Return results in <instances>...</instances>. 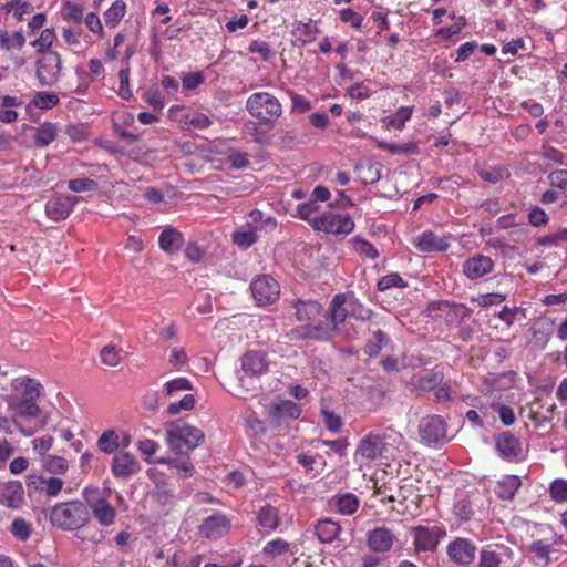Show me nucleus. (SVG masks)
<instances>
[{
    "mask_svg": "<svg viewBox=\"0 0 567 567\" xmlns=\"http://www.w3.org/2000/svg\"><path fill=\"white\" fill-rule=\"evenodd\" d=\"M406 449L404 435L393 426L377 427L357 443L354 460L359 464L378 463L385 470L399 461Z\"/></svg>",
    "mask_w": 567,
    "mask_h": 567,
    "instance_id": "nucleus-1",
    "label": "nucleus"
},
{
    "mask_svg": "<svg viewBox=\"0 0 567 567\" xmlns=\"http://www.w3.org/2000/svg\"><path fill=\"white\" fill-rule=\"evenodd\" d=\"M50 523L65 532L80 530L91 519V513L86 504L81 501H68L55 504L50 511Z\"/></svg>",
    "mask_w": 567,
    "mask_h": 567,
    "instance_id": "nucleus-2",
    "label": "nucleus"
},
{
    "mask_svg": "<svg viewBox=\"0 0 567 567\" xmlns=\"http://www.w3.org/2000/svg\"><path fill=\"white\" fill-rule=\"evenodd\" d=\"M247 112L257 118L261 125L271 128L275 122L282 115V105L279 100L269 92L252 93L246 101Z\"/></svg>",
    "mask_w": 567,
    "mask_h": 567,
    "instance_id": "nucleus-3",
    "label": "nucleus"
},
{
    "mask_svg": "<svg viewBox=\"0 0 567 567\" xmlns=\"http://www.w3.org/2000/svg\"><path fill=\"white\" fill-rule=\"evenodd\" d=\"M204 432L182 420L171 423L166 429L167 445L179 453L183 447L194 450L204 441Z\"/></svg>",
    "mask_w": 567,
    "mask_h": 567,
    "instance_id": "nucleus-4",
    "label": "nucleus"
},
{
    "mask_svg": "<svg viewBox=\"0 0 567 567\" xmlns=\"http://www.w3.org/2000/svg\"><path fill=\"white\" fill-rule=\"evenodd\" d=\"M561 543L563 536L553 527L549 525H539L537 527V535H533L528 551L537 563L548 565L551 561L553 554L558 551L555 547Z\"/></svg>",
    "mask_w": 567,
    "mask_h": 567,
    "instance_id": "nucleus-5",
    "label": "nucleus"
},
{
    "mask_svg": "<svg viewBox=\"0 0 567 567\" xmlns=\"http://www.w3.org/2000/svg\"><path fill=\"white\" fill-rule=\"evenodd\" d=\"M13 422L20 431L30 436L45 425V416L37 402L13 401Z\"/></svg>",
    "mask_w": 567,
    "mask_h": 567,
    "instance_id": "nucleus-6",
    "label": "nucleus"
},
{
    "mask_svg": "<svg viewBox=\"0 0 567 567\" xmlns=\"http://www.w3.org/2000/svg\"><path fill=\"white\" fill-rule=\"evenodd\" d=\"M311 227L317 231L344 238L354 230L355 224L349 214L327 210L311 220Z\"/></svg>",
    "mask_w": 567,
    "mask_h": 567,
    "instance_id": "nucleus-7",
    "label": "nucleus"
},
{
    "mask_svg": "<svg viewBox=\"0 0 567 567\" xmlns=\"http://www.w3.org/2000/svg\"><path fill=\"white\" fill-rule=\"evenodd\" d=\"M415 553L435 551L440 542L446 537L443 524L416 525L410 528Z\"/></svg>",
    "mask_w": 567,
    "mask_h": 567,
    "instance_id": "nucleus-8",
    "label": "nucleus"
},
{
    "mask_svg": "<svg viewBox=\"0 0 567 567\" xmlns=\"http://www.w3.org/2000/svg\"><path fill=\"white\" fill-rule=\"evenodd\" d=\"M250 290L257 305L265 307L279 299L280 285L270 275H259L251 281Z\"/></svg>",
    "mask_w": 567,
    "mask_h": 567,
    "instance_id": "nucleus-9",
    "label": "nucleus"
},
{
    "mask_svg": "<svg viewBox=\"0 0 567 567\" xmlns=\"http://www.w3.org/2000/svg\"><path fill=\"white\" fill-rule=\"evenodd\" d=\"M290 340L301 341V340H316V341H330L336 336L337 332L334 328L329 324V322L319 321L318 323H306L299 327L292 328L288 333Z\"/></svg>",
    "mask_w": 567,
    "mask_h": 567,
    "instance_id": "nucleus-10",
    "label": "nucleus"
},
{
    "mask_svg": "<svg viewBox=\"0 0 567 567\" xmlns=\"http://www.w3.org/2000/svg\"><path fill=\"white\" fill-rule=\"evenodd\" d=\"M61 73V56L58 52L48 51L37 62V78L42 86L53 85Z\"/></svg>",
    "mask_w": 567,
    "mask_h": 567,
    "instance_id": "nucleus-11",
    "label": "nucleus"
},
{
    "mask_svg": "<svg viewBox=\"0 0 567 567\" xmlns=\"http://www.w3.org/2000/svg\"><path fill=\"white\" fill-rule=\"evenodd\" d=\"M452 239L451 234L439 235L435 231L426 230L416 237L414 245L421 252H445L451 247Z\"/></svg>",
    "mask_w": 567,
    "mask_h": 567,
    "instance_id": "nucleus-12",
    "label": "nucleus"
},
{
    "mask_svg": "<svg viewBox=\"0 0 567 567\" xmlns=\"http://www.w3.org/2000/svg\"><path fill=\"white\" fill-rule=\"evenodd\" d=\"M230 527V519L225 514L216 512L202 522L198 532L202 537L215 540L226 536Z\"/></svg>",
    "mask_w": 567,
    "mask_h": 567,
    "instance_id": "nucleus-13",
    "label": "nucleus"
},
{
    "mask_svg": "<svg viewBox=\"0 0 567 567\" xmlns=\"http://www.w3.org/2000/svg\"><path fill=\"white\" fill-rule=\"evenodd\" d=\"M79 203V197L71 195H56L45 203L44 210L53 221L65 220Z\"/></svg>",
    "mask_w": 567,
    "mask_h": 567,
    "instance_id": "nucleus-14",
    "label": "nucleus"
},
{
    "mask_svg": "<svg viewBox=\"0 0 567 567\" xmlns=\"http://www.w3.org/2000/svg\"><path fill=\"white\" fill-rule=\"evenodd\" d=\"M446 422L440 415L423 417L419 424L420 437L427 443L446 441Z\"/></svg>",
    "mask_w": 567,
    "mask_h": 567,
    "instance_id": "nucleus-15",
    "label": "nucleus"
},
{
    "mask_svg": "<svg viewBox=\"0 0 567 567\" xmlns=\"http://www.w3.org/2000/svg\"><path fill=\"white\" fill-rule=\"evenodd\" d=\"M494 268V260L482 254H475L462 264V272L470 280L481 279L491 274Z\"/></svg>",
    "mask_w": 567,
    "mask_h": 567,
    "instance_id": "nucleus-16",
    "label": "nucleus"
},
{
    "mask_svg": "<svg viewBox=\"0 0 567 567\" xmlns=\"http://www.w3.org/2000/svg\"><path fill=\"white\" fill-rule=\"evenodd\" d=\"M446 553L451 561L466 566L474 561L476 546L467 538L457 537L449 543Z\"/></svg>",
    "mask_w": 567,
    "mask_h": 567,
    "instance_id": "nucleus-17",
    "label": "nucleus"
},
{
    "mask_svg": "<svg viewBox=\"0 0 567 567\" xmlns=\"http://www.w3.org/2000/svg\"><path fill=\"white\" fill-rule=\"evenodd\" d=\"M240 365L247 375L259 378L269 370L268 355L260 350L246 351L240 358Z\"/></svg>",
    "mask_w": 567,
    "mask_h": 567,
    "instance_id": "nucleus-18",
    "label": "nucleus"
},
{
    "mask_svg": "<svg viewBox=\"0 0 567 567\" xmlns=\"http://www.w3.org/2000/svg\"><path fill=\"white\" fill-rule=\"evenodd\" d=\"M90 513L102 527H110L115 523L116 509L105 497L89 501Z\"/></svg>",
    "mask_w": 567,
    "mask_h": 567,
    "instance_id": "nucleus-19",
    "label": "nucleus"
},
{
    "mask_svg": "<svg viewBox=\"0 0 567 567\" xmlns=\"http://www.w3.org/2000/svg\"><path fill=\"white\" fill-rule=\"evenodd\" d=\"M290 307L296 310V319L299 322L316 321L323 315V307L316 300L292 299L289 301Z\"/></svg>",
    "mask_w": 567,
    "mask_h": 567,
    "instance_id": "nucleus-20",
    "label": "nucleus"
},
{
    "mask_svg": "<svg viewBox=\"0 0 567 567\" xmlns=\"http://www.w3.org/2000/svg\"><path fill=\"white\" fill-rule=\"evenodd\" d=\"M445 379L443 369L435 365L431 370H424L415 374L411 379V385L421 392H430L436 389L437 385Z\"/></svg>",
    "mask_w": 567,
    "mask_h": 567,
    "instance_id": "nucleus-21",
    "label": "nucleus"
},
{
    "mask_svg": "<svg viewBox=\"0 0 567 567\" xmlns=\"http://www.w3.org/2000/svg\"><path fill=\"white\" fill-rule=\"evenodd\" d=\"M394 543V534L384 526L375 527L367 533V545L373 553H386Z\"/></svg>",
    "mask_w": 567,
    "mask_h": 567,
    "instance_id": "nucleus-22",
    "label": "nucleus"
},
{
    "mask_svg": "<svg viewBox=\"0 0 567 567\" xmlns=\"http://www.w3.org/2000/svg\"><path fill=\"white\" fill-rule=\"evenodd\" d=\"M24 501V489L20 481L0 482V504L19 508Z\"/></svg>",
    "mask_w": 567,
    "mask_h": 567,
    "instance_id": "nucleus-23",
    "label": "nucleus"
},
{
    "mask_svg": "<svg viewBox=\"0 0 567 567\" xmlns=\"http://www.w3.org/2000/svg\"><path fill=\"white\" fill-rule=\"evenodd\" d=\"M300 414V406L291 400H282L279 403L272 404L268 411L270 422L276 425H279L285 419L296 420Z\"/></svg>",
    "mask_w": 567,
    "mask_h": 567,
    "instance_id": "nucleus-24",
    "label": "nucleus"
},
{
    "mask_svg": "<svg viewBox=\"0 0 567 567\" xmlns=\"http://www.w3.org/2000/svg\"><path fill=\"white\" fill-rule=\"evenodd\" d=\"M347 302V296L344 293L336 295L326 312V317L329 320V324L334 328L338 333L339 327L344 323L349 310L344 307Z\"/></svg>",
    "mask_w": 567,
    "mask_h": 567,
    "instance_id": "nucleus-25",
    "label": "nucleus"
},
{
    "mask_svg": "<svg viewBox=\"0 0 567 567\" xmlns=\"http://www.w3.org/2000/svg\"><path fill=\"white\" fill-rule=\"evenodd\" d=\"M111 468L115 477H127L138 472L140 465L132 454L121 452L113 457Z\"/></svg>",
    "mask_w": 567,
    "mask_h": 567,
    "instance_id": "nucleus-26",
    "label": "nucleus"
},
{
    "mask_svg": "<svg viewBox=\"0 0 567 567\" xmlns=\"http://www.w3.org/2000/svg\"><path fill=\"white\" fill-rule=\"evenodd\" d=\"M64 482L59 477L29 476L28 487L42 492L48 497H55L63 488Z\"/></svg>",
    "mask_w": 567,
    "mask_h": 567,
    "instance_id": "nucleus-27",
    "label": "nucleus"
},
{
    "mask_svg": "<svg viewBox=\"0 0 567 567\" xmlns=\"http://www.w3.org/2000/svg\"><path fill=\"white\" fill-rule=\"evenodd\" d=\"M496 449L503 457L513 460L520 455L522 443L511 432H503L496 439Z\"/></svg>",
    "mask_w": 567,
    "mask_h": 567,
    "instance_id": "nucleus-28",
    "label": "nucleus"
},
{
    "mask_svg": "<svg viewBox=\"0 0 567 567\" xmlns=\"http://www.w3.org/2000/svg\"><path fill=\"white\" fill-rule=\"evenodd\" d=\"M22 105L21 97L0 94V122L3 124L16 123L19 118L18 109Z\"/></svg>",
    "mask_w": 567,
    "mask_h": 567,
    "instance_id": "nucleus-29",
    "label": "nucleus"
},
{
    "mask_svg": "<svg viewBox=\"0 0 567 567\" xmlns=\"http://www.w3.org/2000/svg\"><path fill=\"white\" fill-rule=\"evenodd\" d=\"M12 386L20 392V398L14 400L17 402H37L42 391V385L34 379H17Z\"/></svg>",
    "mask_w": 567,
    "mask_h": 567,
    "instance_id": "nucleus-30",
    "label": "nucleus"
},
{
    "mask_svg": "<svg viewBox=\"0 0 567 567\" xmlns=\"http://www.w3.org/2000/svg\"><path fill=\"white\" fill-rule=\"evenodd\" d=\"M183 111H185L184 106H173L169 109V116L197 130H204L210 126L212 121L206 114L195 113L192 116L188 114H181V116H178V113Z\"/></svg>",
    "mask_w": 567,
    "mask_h": 567,
    "instance_id": "nucleus-31",
    "label": "nucleus"
},
{
    "mask_svg": "<svg viewBox=\"0 0 567 567\" xmlns=\"http://www.w3.org/2000/svg\"><path fill=\"white\" fill-rule=\"evenodd\" d=\"M332 504L341 515H353L359 508V498L353 493L337 494L332 497Z\"/></svg>",
    "mask_w": 567,
    "mask_h": 567,
    "instance_id": "nucleus-32",
    "label": "nucleus"
},
{
    "mask_svg": "<svg viewBox=\"0 0 567 567\" xmlns=\"http://www.w3.org/2000/svg\"><path fill=\"white\" fill-rule=\"evenodd\" d=\"M315 532L321 543H331L338 537L341 527L331 518H324L316 524Z\"/></svg>",
    "mask_w": 567,
    "mask_h": 567,
    "instance_id": "nucleus-33",
    "label": "nucleus"
},
{
    "mask_svg": "<svg viewBox=\"0 0 567 567\" xmlns=\"http://www.w3.org/2000/svg\"><path fill=\"white\" fill-rule=\"evenodd\" d=\"M257 522L264 529H277L280 523L278 508L269 504L261 506L257 513Z\"/></svg>",
    "mask_w": 567,
    "mask_h": 567,
    "instance_id": "nucleus-34",
    "label": "nucleus"
},
{
    "mask_svg": "<svg viewBox=\"0 0 567 567\" xmlns=\"http://www.w3.org/2000/svg\"><path fill=\"white\" fill-rule=\"evenodd\" d=\"M390 341L389 336L378 329L372 332L371 338L365 342L363 351L369 358H375Z\"/></svg>",
    "mask_w": 567,
    "mask_h": 567,
    "instance_id": "nucleus-35",
    "label": "nucleus"
},
{
    "mask_svg": "<svg viewBox=\"0 0 567 567\" xmlns=\"http://www.w3.org/2000/svg\"><path fill=\"white\" fill-rule=\"evenodd\" d=\"M182 244V233L173 227L165 228L158 237V245L165 252H172L174 248H178Z\"/></svg>",
    "mask_w": 567,
    "mask_h": 567,
    "instance_id": "nucleus-36",
    "label": "nucleus"
},
{
    "mask_svg": "<svg viewBox=\"0 0 567 567\" xmlns=\"http://www.w3.org/2000/svg\"><path fill=\"white\" fill-rule=\"evenodd\" d=\"M58 136L56 125L51 122H44L35 128L33 136L34 144L39 147L49 146Z\"/></svg>",
    "mask_w": 567,
    "mask_h": 567,
    "instance_id": "nucleus-37",
    "label": "nucleus"
},
{
    "mask_svg": "<svg viewBox=\"0 0 567 567\" xmlns=\"http://www.w3.org/2000/svg\"><path fill=\"white\" fill-rule=\"evenodd\" d=\"M453 513L461 522H470L475 514L473 496L461 495L454 504Z\"/></svg>",
    "mask_w": 567,
    "mask_h": 567,
    "instance_id": "nucleus-38",
    "label": "nucleus"
},
{
    "mask_svg": "<svg viewBox=\"0 0 567 567\" xmlns=\"http://www.w3.org/2000/svg\"><path fill=\"white\" fill-rule=\"evenodd\" d=\"M520 478L516 475H507L498 482L497 495L501 499H512L520 487Z\"/></svg>",
    "mask_w": 567,
    "mask_h": 567,
    "instance_id": "nucleus-39",
    "label": "nucleus"
},
{
    "mask_svg": "<svg viewBox=\"0 0 567 567\" xmlns=\"http://www.w3.org/2000/svg\"><path fill=\"white\" fill-rule=\"evenodd\" d=\"M126 13V3L123 0L114 1L111 7L104 12V21L106 27L115 28L120 24L121 20Z\"/></svg>",
    "mask_w": 567,
    "mask_h": 567,
    "instance_id": "nucleus-40",
    "label": "nucleus"
},
{
    "mask_svg": "<svg viewBox=\"0 0 567 567\" xmlns=\"http://www.w3.org/2000/svg\"><path fill=\"white\" fill-rule=\"evenodd\" d=\"M125 358V352L122 348H118L114 344H106L100 351V359L104 365L107 367H116Z\"/></svg>",
    "mask_w": 567,
    "mask_h": 567,
    "instance_id": "nucleus-41",
    "label": "nucleus"
},
{
    "mask_svg": "<svg viewBox=\"0 0 567 567\" xmlns=\"http://www.w3.org/2000/svg\"><path fill=\"white\" fill-rule=\"evenodd\" d=\"M353 250L362 258L375 260L379 257V251L370 241L357 236L352 240Z\"/></svg>",
    "mask_w": 567,
    "mask_h": 567,
    "instance_id": "nucleus-42",
    "label": "nucleus"
},
{
    "mask_svg": "<svg viewBox=\"0 0 567 567\" xmlns=\"http://www.w3.org/2000/svg\"><path fill=\"white\" fill-rule=\"evenodd\" d=\"M97 447L106 454L114 453L120 446V435L114 430H107L97 440Z\"/></svg>",
    "mask_w": 567,
    "mask_h": 567,
    "instance_id": "nucleus-43",
    "label": "nucleus"
},
{
    "mask_svg": "<svg viewBox=\"0 0 567 567\" xmlns=\"http://www.w3.org/2000/svg\"><path fill=\"white\" fill-rule=\"evenodd\" d=\"M412 112V106H401L396 110L394 114L384 117L383 122L389 127L402 130L405 122H408L411 118Z\"/></svg>",
    "mask_w": 567,
    "mask_h": 567,
    "instance_id": "nucleus-44",
    "label": "nucleus"
},
{
    "mask_svg": "<svg viewBox=\"0 0 567 567\" xmlns=\"http://www.w3.org/2000/svg\"><path fill=\"white\" fill-rule=\"evenodd\" d=\"M32 532L31 523L23 517H16L11 523L10 533L20 542H27L31 537Z\"/></svg>",
    "mask_w": 567,
    "mask_h": 567,
    "instance_id": "nucleus-45",
    "label": "nucleus"
},
{
    "mask_svg": "<svg viewBox=\"0 0 567 567\" xmlns=\"http://www.w3.org/2000/svg\"><path fill=\"white\" fill-rule=\"evenodd\" d=\"M153 498L162 506H173L175 504L174 491L165 482L156 484Z\"/></svg>",
    "mask_w": 567,
    "mask_h": 567,
    "instance_id": "nucleus-46",
    "label": "nucleus"
},
{
    "mask_svg": "<svg viewBox=\"0 0 567 567\" xmlns=\"http://www.w3.org/2000/svg\"><path fill=\"white\" fill-rule=\"evenodd\" d=\"M408 281L404 280L398 272H391L382 276L377 282L379 291H386L392 288H406Z\"/></svg>",
    "mask_w": 567,
    "mask_h": 567,
    "instance_id": "nucleus-47",
    "label": "nucleus"
},
{
    "mask_svg": "<svg viewBox=\"0 0 567 567\" xmlns=\"http://www.w3.org/2000/svg\"><path fill=\"white\" fill-rule=\"evenodd\" d=\"M339 20L342 23H349L353 29L361 30L364 16L354 11L352 8H342L338 11Z\"/></svg>",
    "mask_w": 567,
    "mask_h": 567,
    "instance_id": "nucleus-48",
    "label": "nucleus"
},
{
    "mask_svg": "<svg viewBox=\"0 0 567 567\" xmlns=\"http://www.w3.org/2000/svg\"><path fill=\"white\" fill-rule=\"evenodd\" d=\"M507 296L501 292H489L484 295H478L477 297L472 298V303L476 305L480 308H488L492 306L501 305L506 300Z\"/></svg>",
    "mask_w": 567,
    "mask_h": 567,
    "instance_id": "nucleus-49",
    "label": "nucleus"
},
{
    "mask_svg": "<svg viewBox=\"0 0 567 567\" xmlns=\"http://www.w3.org/2000/svg\"><path fill=\"white\" fill-rule=\"evenodd\" d=\"M60 102L59 96L51 92H37L33 96L32 103L40 110H51Z\"/></svg>",
    "mask_w": 567,
    "mask_h": 567,
    "instance_id": "nucleus-50",
    "label": "nucleus"
},
{
    "mask_svg": "<svg viewBox=\"0 0 567 567\" xmlns=\"http://www.w3.org/2000/svg\"><path fill=\"white\" fill-rule=\"evenodd\" d=\"M548 493L556 503H567V480L556 478L549 484Z\"/></svg>",
    "mask_w": 567,
    "mask_h": 567,
    "instance_id": "nucleus-51",
    "label": "nucleus"
},
{
    "mask_svg": "<svg viewBox=\"0 0 567 567\" xmlns=\"http://www.w3.org/2000/svg\"><path fill=\"white\" fill-rule=\"evenodd\" d=\"M289 550V544L284 539H274L268 542L264 549L262 554L267 558H276L278 556L285 555Z\"/></svg>",
    "mask_w": 567,
    "mask_h": 567,
    "instance_id": "nucleus-52",
    "label": "nucleus"
},
{
    "mask_svg": "<svg viewBox=\"0 0 567 567\" xmlns=\"http://www.w3.org/2000/svg\"><path fill=\"white\" fill-rule=\"evenodd\" d=\"M192 389H193L192 382L188 379L182 378V377L167 381L163 386V390L167 396H173L174 394H176L178 392L187 391V390H192Z\"/></svg>",
    "mask_w": 567,
    "mask_h": 567,
    "instance_id": "nucleus-53",
    "label": "nucleus"
},
{
    "mask_svg": "<svg viewBox=\"0 0 567 567\" xmlns=\"http://www.w3.org/2000/svg\"><path fill=\"white\" fill-rule=\"evenodd\" d=\"M130 74H131L130 65H124L118 71L120 85H118L117 93L124 100H130L133 96V92L130 86Z\"/></svg>",
    "mask_w": 567,
    "mask_h": 567,
    "instance_id": "nucleus-54",
    "label": "nucleus"
},
{
    "mask_svg": "<svg viewBox=\"0 0 567 567\" xmlns=\"http://www.w3.org/2000/svg\"><path fill=\"white\" fill-rule=\"evenodd\" d=\"M44 467L54 474H64L69 468V463L64 457L48 455L43 461Z\"/></svg>",
    "mask_w": 567,
    "mask_h": 567,
    "instance_id": "nucleus-55",
    "label": "nucleus"
},
{
    "mask_svg": "<svg viewBox=\"0 0 567 567\" xmlns=\"http://www.w3.org/2000/svg\"><path fill=\"white\" fill-rule=\"evenodd\" d=\"M196 399L193 394H186L178 402H173L167 406V413L169 415H177L182 411H192L195 406Z\"/></svg>",
    "mask_w": 567,
    "mask_h": 567,
    "instance_id": "nucleus-56",
    "label": "nucleus"
},
{
    "mask_svg": "<svg viewBox=\"0 0 567 567\" xmlns=\"http://www.w3.org/2000/svg\"><path fill=\"white\" fill-rule=\"evenodd\" d=\"M156 462L161 464H168L176 468L178 474L183 477H190L195 472L194 465L189 461L158 458Z\"/></svg>",
    "mask_w": 567,
    "mask_h": 567,
    "instance_id": "nucleus-57",
    "label": "nucleus"
},
{
    "mask_svg": "<svg viewBox=\"0 0 567 567\" xmlns=\"http://www.w3.org/2000/svg\"><path fill=\"white\" fill-rule=\"evenodd\" d=\"M501 556L491 547H484L480 554L478 567H501Z\"/></svg>",
    "mask_w": 567,
    "mask_h": 567,
    "instance_id": "nucleus-58",
    "label": "nucleus"
},
{
    "mask_svg": "<svg viewBox=\"0 0 567 567\" xmlns=\"http://www.w3.org/2000/svg\"><path fill=\"white\" fill-rule=\"evenodd\" d=\"M55 38L53 29L42 30L40 37L32 42V47L35 48L37 52H48L47 50L52 45Z\"/></svg>",
    "mask_w": 567,
    "mask_h": 567,
    "instance_id": "nucleus-59",
    "label": "nucleus"
},
{
    "mask_svg": "<svg viewBox=\"0 0 567 567\" xmlns=\"http://www.w3.org/2000/svg\"><path fill=\"white\" fill-rule=\"evenodd\" d=\"M319 209V205L309 198L308 202L298 205L297 207V216L309 223L311 226V220L315 219L316 216H313Z\"/></svg>",
    "mask_w": 567,
    "mask_h": 567,
    "instance_id": "nucleus-60",
    "label": "nucleus"
},
{
    "mask_svg": "<svg viewBox=\"0 0 567 567\" xmlns=\"http://www.w3.org/2000/svg\"><path fill=\"white\" fill-rule=\"evenodd\" d=\"M549 185L561 192H567V169L559 168L550 172L547 176Z\"/></svg>",
    "mask_w": 567,
    "mask_h": 567,
    "instance_id": "nucleus-61",
    "label": "nucleus"
},
{
    "mask_svg": "<svg viewBox=\"0 0 567 567\" xmlns=\"http://www.w3.org/2000/svg\"><path fill=\"white\" fill-rule=\"evenodd\" d=\"M68 188L74 193L90 192L97 188V183L91 178L70 179Z\"/></svg>",
    "mask_w": 567,
    "mask_h": 567,
    "instance_id": "nucleus-62",
    "label": "nucleus"
},
{
    "mask_svg": "<svg viewBox=\"0 0 567 567\" xmlns=\"http://www.w3.org/2000/svg\"><path fill=\"white\" fill-rule=\"evenodd\" d=\"M478 175L483 181L495 184L505 177L506 169L504 167H483L478 169Z\"/></svg>",
    "mask_w": 567,
    "mask_h": 567,
    "instance_id": "nucleus-63",
    "label": "nucleus"
},
{
    "mask_svg": "<svg viewBox=\"0 0 567 567\" xmlns=\"http://www.w3.org/2000/svg\"><path fill=\"white\" fill-rule=\"evenodd\" d=\"M528 221L534 227H542L549 223V217L542 207L533 206L528 210Z\"/></svg>",
    "mask_w": 567,
    "mask_h": 567,
    "instance_id": "nucleus-64",
    "label": "nucleus"
}]
</instances>
